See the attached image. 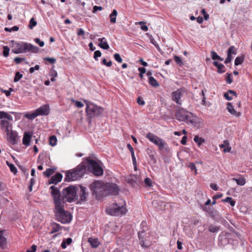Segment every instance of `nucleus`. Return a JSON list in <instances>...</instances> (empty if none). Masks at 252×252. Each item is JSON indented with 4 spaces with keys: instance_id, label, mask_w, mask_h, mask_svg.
Masks as SVG:
<instances>
[{
    "instance_id": "1",
    "label": "nucleus",
    "mask_w": 252,
    "mask_h": 252,
    "mask_svg": "<svg viewBox=\"0 0 252 252\" xmlns=\"http://www.w3.org/2000/svg\"><path fill=\"white\" fill-rule=\"evenodd\" d=\"M51 190V194L54 199L55 205V213L57 220L62 223H67L71 221L72 216L70 213L65 211L64 207L65 201L61 197V191L60 189L54 186L50 187Z\"/></svg>"
},
{
    "instance_id": "2",
    "label": "nucleus",
    "mask_w": 252,
    "mask_h": 252,
    "mask_svg": "<svg viewBox=\"0 0 252 252\" xmlns=\"http://www.w3.org/2000/svg\"><path fill=\"white\" fill-rule=\"evenodd\" d=\"M175 117L179 121L185 122L187 124H191L196 127L200 126L201 123L199 118L183 108H180L177 110Z\"/></svg>"
},
{
    "instance_id": "3",
    "label": "nucleus",
    "mask_w": 252,
    "mask_h": 252,
    "mask_svg": "<svg viewBox=\"0 0 252 252\" xmlns=\"http://www.w3.org/2000/svg\"><path fill=\"white\" fill-rule=\"evenodd\" d=\"M39 48L31 43L20 42H15L14 44V49L12 52L16 54L25 53L28 52H31L33 53H36L38 52Z\"/></svg>"
},
{
    "instance_id": "4",
    "label": "nucleus",
    "mask_w": 252,
    "mask_h": 252,
    "mask_svg": "<svg viewBox=\"0 0 252 252\" xmlns=\"http://www.w3.org/2000/svg\"><path fill=\"white\" fill-rule=\"evenodd\" d=\"M78 187L75 186H69L64 188L61 193V197L63 199V201L68 202H72L78 200L77 195Z\"/></svg>"
},
{
    "instance_id": "5",
    "label": "nucleus",
    "mask_w": 252,
    "mask_h": 252,
    "mask_svg": "<svg viewBox=\"0 0 252 252\" xmlns=\"http://www.w3.org/2000/svg\"><path fill=\"white\" fill-rule=\"evenodd\" d=\"M0 127L4 132H8L12 129L13 118L8 113L0 111Z\"/></svg>"
},
{
    "instance_id": "6",
    "label": "nucleus",
    "mask_w": 252,
    "mask_h": 252,
    "mask_svg": "<svg viewBox=\"0 0 252 252\" xmlns=\"http://www.w3.org/2000/svg\"><path fill=\"white\" fill-rule=\"evenodd\" d=\"M85 171L83 165H79L75 168L68 171L65 176L66 181H76L80 178Z\"/></svg>"
},
{
    "instance_id": "7",
    "label": "nucleus",
    "mask_w": 252,
    "mask_h": 252,
    "mask_svg": "<svg viewBox=\"0 0 252 252\" xmlns=\"http://www.w3.org/2000/svg\"><path fill=\"white\" fill-rule=\"evenodd\" d=\"M84 101L86 105V112L90 118L98 116L103 112V109L101 107L87 100H84Z\"/></svg>"
},
{
    "instance_id": "8",
    "label": "nucleus",
    "mask_w": 252,
    "mask_h": 252,
    "mask_svg": "<svg viewBox=\"0 0 252 252\" xmlns=\"http://www.w3.org/2000/svg\"><path fill=\"white\" fill-rule=\"evenodd\" d=\"M106 213L111 216H120L125 214L126 209L122 205L113 203L110 207L106 209Z\"/></svg>"
},
{
    "instance_id": "9",
    "label": "nucleus",
    "mask_w": 252,
    "mask_h": 252,
    "mask_svg": "<svg viewBox=\"0 0 252 252\" xmlns=\"http://www.w3.org/2000/svg\"><path fill=\"white\" fill-rule=\"evenodd\" d=\"M146 137L151 142L157 145L160 150H163L164 149L167 150L168 146L167 143L165 141L159 138L158 136L149 132L146 135Z\"/></svg>"
},
{
    "instance_id": "10",
    "label": "nucleus",
    "mask_w": 252,
    "mask_h": 252,
    "mask_svg": "<svg viewBox=\"0 0 252 252\" xmlns=\"http://www.w3.org/2000/svg\"><path fill=\"white\" fill-rule=\"evenodd\" d=\"M89 168L95 176L102 175L103 173L102 168L100 167L99 162L92 159H88Z\"/></svg>"
},
{
    "instance_id": "11",
    "label": "nucleus",
    "mask_w": 252,
    "mask_h": 252,
    "mask_svg": "<svg viewBox=\"0 0 252 252\" xmlns=\"http://www.w3.org/2000/svg\"><path fill=\"white\" fill-rule=\"evenodd\" d=\"M91 189L96 195H104L105 190V184L100 181H95L91 185Z\"/></svg>"
},
{
    "instance_id": "12",
    "label": "nucleus",
    "mask_w": 252,
    "mask_h": 252,
    "mask_svg": "<svg viewBox=\"0 0 252 252\" xmlns=\"http://www.w3.org/2000/svg\"><path fill=\"white\" fill-rule=\"evenodd\" d=\"M138 238L139 243L142 248H148L151 245L150 236L145 231H141L138 232Z\"/></svg>"
},
{
    "instance_id": "13",
    "label": "nucleus",
    "mask_w": 252,
    "mask_h": 252,
    "mask_svg": "<svg viewBox=\"0 0 252 252\" xmlns=\"http://www.w3.org/2000/svg\"><path fill=\"white\" fill-rule=\"evenodd\" d=\"M119 189L118 186L112 183H105V190L104 194L116 195L118 193Z\"/></svg>"
},
{
    "instance_id": "14",
    "label": "nucleus",
    "mask_w": 252,
    "mask_h": 252,
    "mask_svg": "<svg viewBox=\"0 0 252 252\" xmlns=\"http://www.w3.org/2000/svg\"><path fill=\"white\" fill-rule=\"evenodd\" d=\"M184 93V90L183 88H180L176 91L173 92L171 94L172 99L177 104H182V100L181 99L183 94Z\"/></svg>"
},
{
    "instance_id": "15",
    "label": "nucleus",
    "mask_w": 252,
    "mask_h": 252,
    "mask_svg": "<svg viewBox=\"0 0 252 252\" xmlns=\"http://www.w3.org/2000/svg\"><path fill=\"white\" fill-rule=\"evenodd\" d=\"M78 191H77L78 200L79 202L86 201L88 196V193L87 192V188L82 186L78 187Z\"/></svg>"
},
{
    "instance_id": "16",
    "label": "nucleus",
    "mask_w": 252,
    "mask_h": 252,
    "mask_svg": "<svg viewBox=\"0 0 252 252\" xmlns=\"http://www.w3.org/2000/svg\"><path fill=\"white\" fill-rule=\"evenodd\" d=\"M8 141L12 145H15L17 143L18 134L17 132L12 129L8 132H6Z\"/></svg>"
},
{
    "instance_id": "17",
    "label": "nucleus",
    "mask_w": 252,
    "mask_h": 252,
    "mask_svg": "<svg viewBox=\"0 0 252 252\" xmlns=\"http://www.w3.org/2000/svg\"><path fill=\"white\" fill-rule=\"evenodd\" d=\"M38 116L48 115L50 112L49 106L47 104L42 105L35 110Z\"/></svg>"
},
{
    "instance_id": "18",
    "label": "nucleus",
    "mask_w": 252,
    "mask_h": 252,
    "mask_svg": "<svg viewBox=\"0 0 252 252\" xmlns=\"http://www.w3.org/2000/svg\"><path fill=\"white\" fill-rule=\"evenodd\" d=\"M229 235V233L222 232L220 235L219 237V243L220 245L224 246L229 243L228 239V236Z\"/></svg>"
},
{
    "instance_id": "19",
    "label": "nucleus",
    "mask_w": 252,
    "mask_h": 252,
    "mask_svg": "<svg viewBox=\"0 0 252 252\" xmlns=\"http://www.w3.org/2000/svg\"><path fill=\"white\" fill-rule=\"evenodd\" d=\"M62 178L63 176L62 174L57 173L51 178V179L49 180V183L50 184H57L61 181Z\"/></svg>"
},
{
    "instance_id": "20",
    "label": "nucleus",
    "mask_w": 252,
    "mask_h": 252,
    "mask_svg": "<svg viewBox=\"0 0 252 252\" xmlns=\"http://www.w3.org/2000/svg\"><path fill=\"white\" fill-rule=\"evenodd\" d=\"M32 139V135L29 132H25L23 137V144L26 146H29Z\"/></svg>"
},
{
    "instance_id": "21",
    "label": "nucleus",
    "mask_w": 252,
    "mask_h": 252,
    "mask_svg": "<svg viewBox=\"0 0 252 252\" xmlns=\"http://www.w3.org/2000/svg\"><path fill=\"white\" fill-rule=\"evenodd\" d=\"M227 110L232 115L236 116L239 117L240 116V113L237 112L234 108L231 102H228L227 103Z\"/></svg>"
},
{
    "instance_id": "22",
    "label": "nucleus",
    "mask_w": 252,
    "mask_h": 252,
    "mask_svg": "<svg viewBox=\"0 0 252 252\" xmlns=\"http://www.w3.org/2000/svg\"><path fill=\"white\" fill-rule=\"evenodd\" d=\"M100 42L98 46L102 49L107 50L109 48V46L106 41V39L105 37L100 38L98 39Z\"/></svg>"
},
{
    "instance_id": "23",
    "label": "nucleus",
    "mask_w": 252,
    "mask_h": 252,
    "mask_svg": "<svg viewBox=\"0 0 252 252\" xmlns=\"http://www.w3.org/2000/svg\"><path fill=\"white\" fill-rule=\"evenodd\" d=\"M233 96L236 97L237 96V93L233 90H229L223 94V96L227 100H231L233 99Z\"/></svg>"
},
{
    "instance_id": "24",
    "label": "nucleus",
    "mask_w": 252,
    "mask_h": 252,
    "mask_svg": "<svg viewBox=\"0 0 252 252\" xmlns=\"http://www.w3.org/2000/svg\"><path fill=\"white\" fill-rule=\"evenodd\" d=\"M88 242L94 248H97L100 244L97 238L90 237L88 239Z\"/></svg>"
},
{
    "instance_id": "25",
    "label": "nucleus",
    "mask_w": 252,
    "mask_h": 252,
    "mask_svg": "<svg viewBox=\"0 0 252 252\" xmlns=\"http://www.w3.org/2000/svg\"><path fill=\"white\" fill-rule=\"evenodd\" d=\"M220 148H223V151L224 153L229 152L231 149L229 146L228 141L226 140L223 141V143L220 145Z\"/></svg>"
},
{
    "instance_id": "26",
    "label": "nucleus",
    "mask_w": 252,
    "mask_h": 252,
    "mask_svg": "<svg viewBox=\"0 0 252 252\" xmlns=\"http://www.w3.org/2000/svg\"><path fill=\"white\" fill-rule=\"evenodd\" d=\"M4 231H0V247L4 249L6 244V239L3 236Z\"/></svg>"
},
{
    "instance_id": "27",
    "label": "nucleus",
    "mask_w": 252,
    "mask_h": 252,
    "mask_svg": "<svg viewBox=\"0 0 252 252\" xmlns=\"http://www.w3.org/2000/svg\"><path fill=\"white\" fill-rule=\"evenodd\" d=\"M118 13L116 9H113L112 12L110 14L109 18L110 22L112 24H114L116 22V17Z\"/></svg>"
},
{
    "instance_id": "28",
    "label": "nucleus",
    "mask_w": 252,
    "mask_h": 252,
    "mask_svg": "<svg viewBox=\"0 0 252 252\" xmlns=\"http://www.w3.org/2000/svg\"><path fill=\"white\" fill-rule=\"evenodd\" d=\"M38 116V114L36 113L35 111L34 112L32 113H27L25 114L24 117L30 120H32L34 119L36 117Z\"/></svg>"
},
{
    "instance_id": "29",
    "label": "nucleus",
    "mask_w": 252,
    "mask_h": 252,
    "mask_svg": "<svg viewBox=\"0 0 252 252\" xmlns=\"http://www.w3.org/2000/svg\"><path fill=\"white\" fill-rule=\"evenodd\" d=\"M149 83L151 86L155 87L159 86V84L158 81L152 76H149Z\"/></svg>"
},
{
    "instance_id": "30",
    "label": "nucleus",
    "mask_w": 252,
    "mask_h": 252,
    "mask_svg": "<svg viewBox=\"0 0 252 252\" xmlns=\"http://www.w3.org/2000/svg\"><path fill=\"white\" fill-rule=\"evenodd\" d=\"M193 140L198 146H200L202 143L205 142V140L198 135H195Z\"/></svg>"
},
{
    "instance_id": "31",
    "label": "nucleus",
    "mask_w": 252,
    "mask_h": 252,
    "mask_svg": "<svg viewBox=\"0 0 252 252\" xmlns=\"http://www.w3.org/2000/svg\"><path fill=\"white\" fill-rule=\"evenodd\" d=\"M233 180L235 181L238 185L239 186H244L246 184V180L243 177H240L239 178H235L233 179Z\"/></svg>"
},
{
    "instance_id": "32",
    "label": "nucleus",
    "mask_w": 252,
    "mask_h": 252,
    "mask_svg": "<svg viewBox=\"0 0 252 252\" xmlns=\"http://www.w3.org/2000/svg\"><path fill=\"white\" fill-rule=\"evenodd\" d=\"M61 228V226L60 224L57 223H54L52 224V230L51 231V233H54L59 231Z\"/></svg>"
},
{
    "instance_id": "33",
    "label": "nucleus",
    "mask_w": 252,
    "mask_h": 252,
    "mask_svg": "<svg viewBox=\"0 0 252 252\" xmlns=\"http://www.w3.org/2000/svg\"><path fill=\"white\" fill-rule=\"evenodd\" d=\"M244 61V57L243 56L236 57L235 60L234 64L235 65H239L243 63Z\"/></svg>"
},
{
    "instance_id": "34",
    "label": "nucleus",
    "mask_w": 252,
    "mask_h": 252,
    "mask_svg": "<svg viewBox=\"0 0 252 252\" xmlns=\"http://www.w3.org/2000/svg\"><path fill=\"white\" fill-rule=\"evenodd\" d=\"M57 139L55 135L51 136L49 138V144L52 146H55L57 144Z\"/></svg>"
},
{
    "instance_id": "35",
    "label": "nucleus",
    "mask_w": 252,
    "mask_h": 252,
    "mask_svg": "<svg viewBox=\"0 0 252 252\" xmlns=\"http://www.w3.org/2000/svg\"><path fill=\"white\" fill-rule=\"evenodd\" d=\"M57 72L55 70H51L50 72V76L51 77V81L52 82H54L56 80V77L57 76Z\"/></svg>"
},
{
    "instance_id": "36",
    "label": "nucleus",
    "mask_w": 252,
    "mask_h": 252,
    "mask_svg": "<svg viewBox=\"0 0 252 252\" xmlns=\"http://www.w3.org/2000/svg\"><path fill=\"white\" fill-rule=\"evenodd\" d=\"M211 58H212V59L213 60H220V61H223V59L221 58L217 54V53L216 52L214 51H212L211 52Z\"/></svg>"
},
{
    "instance_id": "37",
    "label": "nucleus",
    "mask_w": 252,
    "mask_h": 252,
    "mask_svg": "<svg viewBox=\"0 0 252 252\" xmlns=\"http://www.w3.org/2000/svg\"><path fill=\"white\" fill-rule=\"evenodd\" d=\"M54 172V169H52V168H48V169H46V170L43 172V175L44 176H45L46 177H49L52 174H53Z\"/></svg>"
},
{
    "instance_id": "38",
    "label": "nucleus",
    "mask_w": 252,
    "mask_h": 252,
    "mask_svg": "<svg viewBox=\"0 0 252 252\" xmlns=\"http://www.w3.org/2000/svg\"><path fill=\"white\" fill-rule=\"evenodd\" d=\"M223 201L229 203L232 206H234L235 205V201L230 197H227Z\"/></svg>"
},
{
    "instance_id": "39",
    "label": "nucleus",
    "mask_w": 252,
    "mask_h": 252,
    "mask_svg": "<svg viewBox=\"0 0 252 252\" xmlns=\"http://www.w3.org/2000/svg\"><path fill=\"white\" fill-rule=\"evenodd\" d=\"M145 24V22L144 21H140V22L136 23V25L138 24V25H141V29L142 30H143L144 32H147L148 30V28L146 25H143V24Z\"/></svg>"
},
{
    "instance_id": "40",
    "label": "nucleus",
    "mask_w": 252,
    "mask_h": 252,
    "mask_svg": "<svg viewBox=\"0 0 252 252\" xmlns=\"http://www.w3.org/2000/svg\"><path fill=\"white\" fill-rule=\"evenodd\" d=\"M7 165L9 166L10 171L14 174H16L17 172L16 167L14 164L9 163L8 161L6 162Z\"/></svg>"
},
{
    "instance_id": "41",
    "label": "nucleus",
    "mask_w": 252,
    "mask_h": 252,
    "mask_svg": "<svg viewBox=\"0 0 252 252\" xmlns=\"http://www.w3.org/2000/svg\"><path fill=\"white\" fill-rule=\"evenodd\" d=\"M209 231L211 232L215 233L217 232L219 230V227L218 226L211 225L209 226Z\"/></svg>"
},
{
    "instance_id": "42",
    "label": "nucleus",
    "mask_w": 252,
    "mask_h": 252,
    "mask_svg": "<svg viewBox=\"0 0 252 252\" xmlns=\"http://www.w3.org/2000/svg\"><path fill=\"white\" fill-rule=\"evenodd\" d=\"M36 22L34 20V18H32L30 21V23L29 25V28L30 29H32L36 25Z\"/></svg>"
},
{
    "instance_id": "43",
    "label": "nucleus",
    "mask_w": 252,
    "mask_h": 252,
    "mask_svg": "<svg viewBox=\"0 0 252 252\" xmlns=\"http://www.w3.org/2000/svg\"><path fill=\"white\" fill-rule=\"evenodd\" d=\"M22 77L23 75L22 74H21L19 72H17L15 75L14 81L15 82L19 81L22 78Z\"/></svg>"
},
{
    "instance_id": "44",
    "label": "nucleus",
    "mask_w": 252,
    "mask_h": 252,
    "mask_svg": "<svg viewBox=\"0 0 252 252\" xmlns=\"http://www.w3.org/2000/svg\"><path fill=\"white\" fill-rule=\"evenodd\" d=\"M3 49V55L5 57H7L9 55L10 49L7 46H4Z\"/></svg>"
},
{
    "instance_id": "45",
    "label": "nucleus",
    "mask_w": 252,
    "mask_h": 252,
    "mask_svg": "<svg viewBox=\"0 0 252 252\" xmlns=\"http://www.w3.org/2000/svg\"><path fill=\"white\" fill-rule=\"evenodd\" d=\"M236 51L235 50V47L233 46H230L227 50V54L232 55V54H236Z\"/></svg>"
},
{
    "instance_id": "46",
    "label": "nucleus",
    "mask_w": 252,
    "mask_h": 252,
    "mask_svg": "<svg viewBox=\"0 0 252 252\" xmlns=\"http://www.w3.org/2000/svg\"><path fill=\"white\" fill-rule=\"evenodd\" d=\"M19 27L17 26H15L11 28H5L4 30L6 32H11L13 31H17L19 30Z\"/></svg>"
},
{
    "instance_id": "47",
    "label": "nucleus",
    "mask_w": 252,
    "mask_h": 252,
    "mask_svg": "<svg viewBox=\"0 0 252 252\" xmlns=\"http://www.w3.org/2000/svg\"><path fill=\"white\" fill-rule=\"evenodd\" d=\"M217 68H218V72L219 73H223L225 72V70H224L225 66L223 64H222L221 63L220 64V65H219V66H218Z\"/></svg>"
},
{
    "instance_id": "48",
    "label": "nucleus",
    "mask_w": 252,
    "mask_h": 252,
    "mask_svg": "<svg viewBox=\"0 0 252 252\" xmlns=\"http://www.w3.org/2000/svg\"><path fill=\"white\" fill-rule=\"evenodd\" d=\"M114 57L115 60L119 63H121L123 62V60L121 57L120 55L118 53H116L114 55Z\"/></svg>"
},
{
    "instance_id": "49",
    "label": "nucleus",
    "mask_w": 252,
    "mask_h": 252,
    "mask_svg": "<svg viewBox=\"0 0 252 252\" xmlns=\"http://www.w3.org/2000/svg\"><path fill=\"white\" fill-rule=\"evenodd\" d=\"M188 167L191 169V171H194L195 174L197 173L196 167L193 163H189V164L188 165Z\"/></svg>"
},
{
    "instance_id": "50",
    "label": "nucleus",
    "mask_w": 252,
    "mask_h": 252,
    "mask_svg": "<svg viewBox=\"0 0 252 252\" xmlns=\"http://www.w3.org/2000/svg\"><path fill=\"white\" fill-rule=\"evenodd\" d=\"M43 60L44 61H48L51 64L55 63L56 61V59L54 58L45 57L43 58Z\"/></svg>"
},
{
    "instance_id": "51",
    "label": "nucleus",
    "mask_w": 252,
    "mask_h": 252,
    "mask_svg": "<svg viewBox=\"0 0 252 252\" xmlns=\"http://www.w3.org/2000/svg\"><path fill=\"white\" fill-rule=\"evenodd\" d=\"M138 71L140 72L139 76L141 78H143V74H144L146 71V68L144 67H139Z\"/></svg>"
},
{
    "instance_id": "52",
    "label": "nucleus",
    "mask_w": 252,
    "mask_h": 252,
    "mask_svg": "<svg viewBox=\"0 0 252 252\" xmlns=\"http://www.w3.org/2000/svg\"><path fill=\"white\" fill-rule=\"evenodd\" d=\"M175 61L176 63L179 65L181 66L183 64L182 61L180 57L175 56L174 57Z\"/></svg>"
},
{
    "instance_id": "53",
    "label": "nucleus",
    "mask_w": 252,
    "mask_h": 252,
    "mask_svg": "<svg viewBox=\"0 0 252 252\" xmlns=\"http://www.w3.org/2000/svg\"><path fill=\"white\" fill-rule=\"evenodd\" d=\"M101 56V53L100 51L99 50H97V51H95L94 53V58L96 61H97L98 60L97 58L100 57Z\"/></svg>"
},
{
    "instance_id": "54",
    "label": "nucleus",
    "mask_w": 252,
    "mask_h": 252,
    "mask_svg": "<svg viewBox=\"0 0 252 252\" xmlns=\"http://www.w3.org/2000/svg\"><path fill=\"white\" fill-rule=\"evenodd\" d=\"M102 63L104 65H106L108 67H110L112 65V62L109 61L108 62H107V60L105 59H103L102 60Z\"/></svg>"
},
{
    "instance_id": "55",
    "label": "nucleus",
    "mask_w": 252,
    "mask_h": 252,
    "mask_svg": "<svg viewBox=\"0 0 252 252\" xmlns=\"http://www.w3.org/2000/svg\"><path fill=\"white\" fill-rule=\"evenodd\" d=\"M147 154L148 155L149 157L151 155H155V151L152 148H147L146 150Z\"/></svg>"
},
{
    "instance_id": "56",
    "label": "nucleus",
    "mask_w": 252,
    "mask_h": 252,
    "mask_svg": "<svg viewBox=\"0 0 252 252\" xmlns=\"http://www.w3.org/2000/svg\"><path fill=\"white\" fill-rule=\"evenodd\" d=\"M232 58L233 57L232 55L227 54V58L224 62L225 63L227 64L230 63L232 59Z\"/></svg>"
},
{
    "instance_id": "57",
    "label": "nucleus",
    "mask_w": 252,
    "mask_h": 252,
    "mask_svg": "<svg viewBox=\"0 0 252 252\" xmlns=\"http://www.w3.org/2000/svg\"><path fill=\"white\" fill-rule=\"evenodd\" d=\"M34 41L36 43L38 44L40 47H43L44 45V42L43 41H41L39 38H36Z\"/></svg>"
},
{
    "instance_id": "58",
    "label": "nucleus",
    "mask_w": 252,
    "mask_h": 252,
    "mask_svg": "<svg viewBox=\"0 0 252 252\" xmlns=\"http://www.w3.org/2000/svg\"><path fill=\"white\" fill-rule=\"evenodd\" d=\"M39 69V65H36L34 67H32L30 68V72L31 73H33L35 70H38Z\"/></svg>"
},
{
    "instance_id": "59",
    "label": "nucleus",
    "mask_w": 252,
    "mask_h": 252,
    "mask_svg": "<svg viewBox=\"0 0 252 252\" xmlns=\"http://www.w3.org/2000/svg\"><path fill=\"white\" fill-rule=\"evenodd\" d=\"M37 247L35 245H33L31 246V249L27 250L26 252H36Z\"/></svg>"
},
{
    "instance_id": "60",
    "label": "nucleus",
    "mask_w": 252,
    "mask_h": 252,
    "mask_svg": "<svg viewBox=\"0 0 252 252\" xmlns=\"http://www.w3.org/2000/svg\"><path fill=\"white\" fill-rule=\"evenodd\" d=\"M226 81L227 83L230 84L232 82V79L231 78V75L229 73H227Z\"/></svg>"
},
{
    "instance_id": "61",
    "label": "nucleus",
    "mask_w": 252,
    "mask_h": 252,
    "mask_svg": "<svg viewBox=\"0 0 252 252\" xmlns=\"http://www.w3.org/2000/svg\"><path fill=\"white\" fill-rule=\"evenodd\" d=\"M73 101L75 102V105L77 107L82 108L84 106V104L82 102L79 101H75L74 100H73Z\"/></svg>"
},
{
    "instance_id": "62",
    "label": "nucleus",
    "mask_w": 252,
    "mask_h": 252,
    "mask_svg": "<svg viewBox=\"0 0 252 252\" xmlns=\"http://www.w3.org/2000/svg\"><path fill=\"white\" fill-rule=\"evenodd\" d=\"M25 60V58H19V57H16L14 59V62L17 63V64H19L20 63L23 61H24Z\"/></svg>"
},
{
    "instance_id": "63",
    "label": "nucleus",
    "mask_w": 252,
    "mask_h": 252,
    "mask_svg": "<svg viewBox=\"0 0 252 252\" xmlns=\"http://www.w3.org/2000/svg\"><path fill=\"white\" fill-rule=\"evenodd\" d=\"M144 182H145V184L148 186H152V181H151V180L149 178H145Z\"/></svg>"
},
{
    "instance_id": "64",
    "label": "nucleus",
    "mask_w": 252,
    "mask_h": 252,
    "mask_svg": "<svg viewBox=\"0 0 252 252\" xmlns=\"http://www.w3.org/2000/svg\"><path fill=\"white\" fill-rule=\"evenodd\" d=\"M137 102L139 105H144L145 104V101L141 98V97H138L137 100Z\"/></svg>"
}]
</instances>
